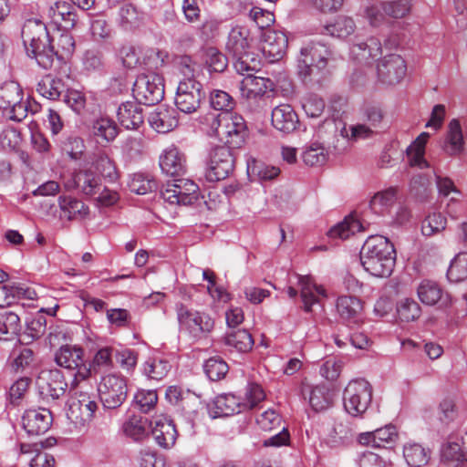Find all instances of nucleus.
<instances>
[{"instance_id": "nucleus-13", "label": "nucleus", "mask_w": 467, "mask_h": 467, "mask_svg": "<svg viewBox=\"0 0 467 467\" xmlns=\"http://www.w3.org/2000/svg\"><path fill=\"white\" fill-rule=\"evenodd\" d=\"M97 409L95 400L88 394L80 393L78 399L70 402L67 416L77 428L82 429L91 422Z\"/></svg>"}, {"instance_id": "nucleus-8", "label": "nucleus", "mask_w": 467, "mask_h": 467, "mask_svg": "<svg viewBox=\"0 0 467 467\" xmlns=\"http://www.w3.org/2000/svg\"><path fill=\"white\" fill-rule=\"evenodd\" d=\"M56 363L68 370H75L72 388L91 376V368L84 358V349L78 346L65 345L59 348L55 354Z\"/></svg>"}, {"instance_id": "nucleus-41", "label": "nucleus", "mask_w": 467, "mask_h": 467, "mask_svg": "<svg viewBox=\"0 0 467 467\" xmlns=\"http://www.w3.org/2000/svg\"><path fill=\"white\" fill-rule=\"evenodd\" d=\"M325 33L338 38H345L356 30L354 20L346 16H337L332 23L324 26Z\"/></svg>"}, {"instance_id": "nucleus-22", "label": "nucleus", "mask_w": 467, "mask_h": 467, "mask_svg": "<svg viewBox=\"0 0 467 467\" xmlns=\"http://www.w3.org/2000/svg\"><path fill=\"white\" fill-rule=\"evenodd\" d=\"M144 121L142 109L138 102L128 101L119 107V126L124 130H138Z\"/></svg>"}, {"instance_id": "nucleus-4", "label": "nucleus", "mask_w": 467, "mask_h": 467, "mask_svg": "<svg viewBox=\"0 0 467 467\" xmlns=\"http://www.w3.org/2000/svg\"><path fill=\"white\" fill-rule=\"evenodd\" d=\"M180 330L194 339L206 337L214 328V319L210 314L189 308L182 303L175 306Z\"/></svg>"}, {"instance_id": "nucleus-40", "label": "nucleus", "mask_w": 467, "mask_h": 467, "mask_svg": "<svg viewBox=\"0 0 467 467\" xmlns=\"http://www.w3.org/2000/svg\"><path fill=\"white\" fill-rule=\"evenodd\" d=\"M20 330L21 323L17 314L11 311L0 314V340H11Z\"/></svg>"}, {"instance_id": "nucleus-62", "label": "nucleus", "mask_w": 467, "mask_h": 467, "mask_svg": "<svg viewBox=\"0 0 467 467\" xmlns=\"http://www.w3.org/2000/svg\"><path fill=\"white\" fill-rule=\"evenodd\" d=\"M137 462L139 467H166L165 459L150 449L141 450Z\"/></svg>"}, {"instance_id": "nucleus-44", "label": "nucleus", "mask_w": 467, "mask_h": 467, "mask_svg": "<svg viewBox=\"0 0 467 467\" xmlns=\"http://www.w3.org/2000/svg\"><path fill=\"white\" fill-rule=\"evenodd\" d=\"M403 456L410 467H421L428 463L430 451L419 443H407L403 448Z\"/></svg>"}, {"instance_id": "nucleus-36", "label": "nucleus", "mask_w": 467, "mask_h": 467, "mask_svg": "<svg viewBox=\"0 0 467 467\" xmlns=\"http://www.w3.org/2000/svg\"><path fill=\"white\" fill-rule=\"evenodd\" d=\"M37 92L51 100L58 99L67 90V86L61 78L47 75L38 82Z\"/></svg>"}, {"instance_id": "nucleus-25", "label": "nucleus", "mask_w": 467, "mask_h": 467, "mask_svg": "<svg viewBox=\"0 0 467 467\" xmlns=\"http://www.w3.org/2000/svg\"><path fill=\"white\" fill-rule=\"evenodd\" d=\"M150 422L141 415H130L122 423V432L134 441H141L150 435Z\"/></svg>"}, {"instance_id": "nucleus-12", "label": "nucleus", "mask_w": 467, "mask_h": 467, "mask_svg": "<svg viewBox=\"0 0 467 467\" xmlns=\"http://www.w3.org/2000/svg\"><path fill=\"white\" fill-rule=\"evenodd\" d=\"M401 36L391 33L384 40L383 47L379 39L371 37L365 43L356 44L351 47V56L359 62H367L369 58H375L382 54V49H397L401 43Z\"/></svg>"}, {"instance_id": "nucleus-49", "label": "nucleus", "mask_w": 467, "mask_h": 467, "mask_svg": "<svg viewBox=\"0 0 467 467\" xmlns=\"http://www.w3.org/2000/svg\"><path fill=\"white\" fill-rule=\"evenodd\" d=\"M450 282L458 283L467 278V252L459 253L451 262L447 271Z\"/></svg>"}, {"instance_id": "nucleus-32", "label": "nucleus", "mask_w": 467, "mask_h": 467, "mask_svg": "<svg viewBox=\"0 0 467 467\" xmlns=\"http://www.w3.org/2000/svg\"><path fill=\"white\" fill-rule=\"evenodd\" d=\"M369 223L364 218H360L358 212L354 211L347 215L344 220L335 224L327 234H358L369 231Z\"/></svg>"}, {"instance_id": "nucleus-59", "label": "nucleus", "mask_w": 467, "mask_h": 467, "mask_svg": "<svg viewBox=\"0 0 467 467\" xmlns=\"http://www.w3.org/2000/svg\"><path fill=\"white\" fill-rule=\"evenodd\" d=\"M349 429L341 421L334 420L331 429L327 433V443L331 447H338L343 445L348 439Z\"/></svg>"}, {"instance_id": "nucleus-46", "label": "nucleus", "mask_w": 467, "mask_h": 467, "mask_svg": "<svg viewBox=\"0 0 467 467\" xmlns=\"http://www.w3.org/2000/svg\"><path fill=\"white\" fill-rule=\"evenodd\" d=\"M327 49L321 45H314L301 49V62L306 67H324L326 66Z\"/></svg>"}, {"instance_id": "nucleus-11", "label": "nucleus", "mask_w": 467, "mask_h": 467, "mask_svg": "<svg viewBox=\"0 0 467 467\" xmlns=\"http://www.w3.org/2000/svg\"><path fill=\"white\" fill-rule=\"evenodd\" d=\"M203 98L202 84L189 77L180 81L175 96V104L179 110L190 114L197 110Z\"/></svg>"}, {"instance_id": "nucleus-58", "label": "nucleus", "mask_w": 467, "mask_h": 467, "mask_svg": "<svg viewBox=\"0 0 467 467\" xmlns=\"http://www.w3.org/2000/svg\"><path fill=\"white\" fill-rule=\"evenodd\" d=\"M374 447L388 448L395 442L398 438L396 428L393 425H387L373 431Z\"/></svg>"}, {"instance_id": "nucleus-61", "label": "nucleus", "mask_w": 467, "mask_h": 467, "mask_svg": "<svg viewBox=\"0 0 467 467\" xmlns=\"http://www.w3.org/2000/svg\"><path fill=\"white\" fill-rule=\"evenodd\" d=\"M385 13L392 18H403L410 14L411 0H392L384 2Z\"/></svg>"}, {"instance_id": "nucleus-51", "label": "nucleus", "mask_w": 467, "mask_h": 467, "mask_svg": "<svg viewBox=\"0 0 467 467\" xmlns=\"http://www.w3.org/2000/svg\"><path fill=\"white\" fill-rule=\"evenodd\" d=\"M135 405L142 413H149L158 403V393L155 389H138L133 397Z\"/></svg>"}, {"instance_id": "nucleus-57", "label": "nucleus", "mask_w": 467, "mask_h": 467, "mask_svg": "<svg viewBox=\"0 0 467 467\" xmlns=\"http://www.w3.org/2000/svg\"><path fill=\"white\" fill-rule=\"evenodd\" d=\"M210 104L215 110L232 112L235 106V101L227 92L214 89L210 94Z\"/></svg>"}, {"instance_id": "nucleus-38", "label": "nucleus", "mask_w": 467, "mask_h": 467, "mask_svg": "<svg viewBox=\"0 0 467 467\" xmlns=\"http://www.w3.org/2000/svg\"><path fill=\"white\" fill-rule=\"evenodd\" d=\"M309 394V404L316 411H322L328 409L333 403V393L325 386L308 387L303 390Z\"/></svg>"}, {"instance_id": "nucleus-45", "label": "nucleus", "mask_w": 467, "mask_h": 467, "mask_svg": "<svg viewBox=\"0 0 467 467\" xmlns=\"http://www.w3.org/2000/svg\"><path fill=\"white\" fill-rule=\"evenodd\" d=\"M23 99V92L16 82H9L0 88V109L5 113Z\"/></svg>"}, {"instance_id": "nucleus-34", "label": "nucleus", "mask_w": 467, "mask_h": 467, "mask_svg": "<svg viewBox=\"0 0 467 467\" xmlns=\"http://www.w3.org/2000/svg\"><path fill=\"white\" fill-rule=\"evenodd\" d=\"M429 137V133L422 132L407 148L406 152L409 163L411 167H418L420 169L429 167L427 161L424 159L425 145L428 141Z\"/></svg>"}, {"instance_id": "nucleus-23", "label": "nucleus", "mask_w": 467, "mask_h": 467, "mask_svg": "<svg viewBox=\"0 0 467 467\" xmlns=\"http://www.w3.org/2000/svg\"><path fill=\"white\" fill-rule=\"evenodd\" d=\"M287 37L284 33L270 30L265 34L262 49L270 61L274 62L283 57L287 47Z\"/></svg>"}, {"instance_id": "nucleus-33", "label": "nucleus", "mask_w": 467, "mask_h": 467, "mask_svg": "<svg viewBox=\"0 0 467 467\" xmlns=\"http://www.w3.org/2000/svg\"><path fill=\"white\" fill-rule=\"evenodd\" d=\"M223 340L229 351L235 350L240 353L250 351L254 343L252 335L245 329L232 331Z\"/></svg>"}, {"instance_id": "nucleus-43", "label": "nucleus", "mask_w": 467, "mask_h": 467, "mask_svg": "<svg viewBox=\"0 0 467 467\" xmlns=\"http://www.w3.org/2000/svg\"><path fill=\"white\" fill-rule=\"evenodd\" d=\"M58 36L51 39L52 45L54 46V58L57 57L59 60L68 58L75 50V39L68 30L63 32L58 31Z\"/></svg>"}, {"instance_id": "nucleus-54", "label": "nucleus", "mask_w": 467, "mask_h": 467, "mask_svg": "<svg viewBox=\"0 0 467 467\" xmlns=\"http://www.w3.org/2000/svg\"><path fill=\"white\" fill-rule=\"evenodd\" d=\"M397 312L401 321L410 322L420 317L421 308L415 300L405 298L399 303Z\"/></svg>"}, {"instance_id": "nucleus-47", "label": "nucleus", "mask_w": 467, "mask_h": 467, "mask_svg": "<svg viewBox=\"0 0 467 467\" xmlns=\"http://www.w3.org/2000/svg\"><path fill=\"white\" fill-rule=\"evenodd\" d=\"M99 177L92 171H79L74 175V184L86 195H93L99 189Z\"/></svg>"}, {"instance_id": "nucleus-42", "label": "nucleus", "mask_w": 467, "mask_h": 467, "mask_svg": "<svg viewBox=\"0 0 467 467\" xmlns=\"http://www.w3.org/2000/svg\"><path fill=\"white\" fill-rule=\"evenodd\" d=\"M93 132L99 143H109L117 137V125L113 119L101 117L94 122Z\"/></svg>"}, {"instance_id": "nucleus-16", "label": "nucleus", "mask_w": 467, "mask_h": 467, "mask_svg": "<svg viewBox=\"0 0 467 467\" xmlns=\"http://www.w3.org/2000/svg\"><path fill=\"white\" fill-rule=\"evenodd\" d=\"M416 290L418 298L423 305H439L440 307H448L451 305V296L435 281L424 279L418 285Z\"/></svg>"}, {"instance_id": "nucleus-48", "label": "nucleus", "mask_w": 467, "mask_h": 467, "mask_svg": "<svg viewBox=\"0 0 467 467\" xmlns=\"http://www.w3.org/2000/svg\"><path fill=\"white\" fill-rule=\"evenodd\" d=\"M457 441H449L441 449V460L446 462H456L462 465L463 462H467V453L464 452L462 442Z\"/></svg>"}, {"instance_id": "nucleus-9", "label": "nucleus", "mask_w": 467, "mask_h": 467, "mask_svg": "<svg viewBox=\"0 0 467 467\" xmlns=\"http://www.w3.org/2000/svg\"><path fill=\"white\" fill-rule=\"evenodd\" d=\"M198 185L190 179L181 178L166 183L161 198L171 205H191L198 200Z\"/></svg>"}, {"instance_id": "nucleus-3", "label": "nucleus", "mask_w": 467, "mask_h": 467, "mask_svg": "<svg viewBox=\"0 0 467 467\" xmlns=\"http://www.w3.org/2000/svg\"><path fill=\"white\" fill-rule=\"evenodd\" d=\"M206 120L210 123L213 134L229 148H240L246 137V125L242 116L233 112L209 114Z\"/></svg>"}, {"instance_id": "nucleus-19", "label": "nucleus", "mask_w": 467, "mask_h": 467, "mask_svg": "<svg viewBox=\"0 0 467 467\" xmlns=\"http://www.w3.org/2000/svg\"><path fill=\"white\" fill-rule=\"evenodd\" d=\"M337 312L348 325H358L363 321L362 301L353 296H341L337 298Z\"/></svg>"}, {"instance_id": "nucleus-50", "label": "nucleus", "mask_w": 467, "mask_h": 467, "mask_svg": "<svg viewBox=\"0 0 467 467\" xmlns=\"http://www.w3.org/2000/svg\"><path fill=\"white\" fill-rule=\"evenodd\" d=\"M113 347H103L99 348L93 357L88 367L91 368V372L107 371L113 368Z\"/></svg>"}, {"instance_id": "nucleus-55", "label": "nucleus", "mask_w": 467, "mask_h": 467, "mask_svg": "<svg viewBox=\"0 0 467 467\" xmlns=\"http://www.w3.org/2000/svg\"><path fill=\"white\" fill-rule=\"evenodd\" d=\"M247 171L259 180H273L280 173L278 167L269 166L255 160L247 162Z\"/></svg>"}, {"instance_id": "nucleus-21", "label": "nucleus", "mask_w": 467, "mask_h": 467, "mask_svg": "<svg viewBox=\"0 0 467 467\" xmlns=\"http://www.w3.org/2000/svg\"><path fill=\"white\" fill-rule=\"evenodd\" d=\"M160 167L169 176H180L186 171L185 156L177 147L171 146L160 157Z\"/></svg>"}, {"instance_id": "nucleus-56", "label": "nucleus", "mask_w": 467, "mask_h": 467, "mask_svg": "<svg viewBox=\"0 0 467 467\" xmlns=\"http://www.w3.org/2000/svg\"><path fill=\"white\" fill-rule=\"evenodd\" d=\"M143 152L142 136L137 133L135 136L129 137L123 143L122 154L129 161L138 160Z\"/></svg>"}, {"instance_id": "nucleus-64", "label": "nucleus", "mask_w": 467, "mask_h": 467, "mask_svg": "<svg viewBox=\"0 0 467 467\" xmlns=\"http://www.w3.org/2000/svg\"><path fill=\"white\" fill-rule=\"evenodd\" d=\"M206 64L213 72H223L227 67L226 57L214 47L206 50Z\"/></svg>"}, {"instance_id": "nucleus-26", "label": "nucleus", "mask_w": 467, "mask_h": 467, "mask_svg": "<svg viewBox=\"0 0 467 467\" xmlns=\"http://www.w3.org/2000/svg\"><path fill=\"white\" fill-rule=\"evenodd\" d=\"M60 217L68 221L82 220L88 214V207L72 196L61 195L58 198Z\"/></svg>"}, {"instance_id": "nucleus-53", "label": "nucleus", "mask_w": 467, "mask_h": 467, "mask_svg": "<svg viewBox=\"0 0 467 467\" xmlns=\"http://www.w3.org/2000/svg\"><path fill=\"white\" fill-rule=\"evenodd\" d=\"M203 369L211 380L217 381L226 376L229 367L222 358L216 356L212 357L205 361Z\"/></svg>"}, {"instance_id": "nucleus-24", "label": "nucleus", "mask_w": 467, "mask_h": 467, "mask_svg": "<svg viewBox=\"0 0 467 467\" xmlns=\"http://www.w3.org/2000/svg\"><path fill=\"white\" fill-rule=\"evenodd\" d=\"M271 121L277 130L289 133L296 130L298 118L290 105L281 104L273 109Z\"/></svg>"}, {"instance_id": "nucleus-6", "label": "nucleus", "mask_w": 467, "mask_h": 467, "mask_svg": "<svg viewBox=\"0 0 467 467\" xmlns=\"http://www.w3.org/2000/svg\"><path fill=\"white\" fill-rule=\"evenodd\" d=\"M372 400V387L364 379H352L343 392L345 410L353 417L362 416Z\"/></svg>"}, {"instance_id": "nucleus-15", "label": "nucleus", "mask_w": 467, "mask_h": 467, "mask_svg": "<svg viewBox=\"0 0 467 467\" xmlns=\"http://www.w3.org/2000/svg\"><path fill=\"white\" fill-rule=\"evenodd\" d=\"M150 423V433L160 447L169 449L175 444L177 431L171 419L164 415H156Z\"/></svg>"}, {"instance_id": "nucleus-37", "label": "nucleus", "mask_w": 467, "mask_h": 467, "mask_svg": "<svg viewBox=\"0 0 467 467\" xmlns=\"http://www.w3.org/2000/svg\"><path fill=\"white\" fill-rule=\"evenodd\" d=\"M127 186L136 194L144 195L157 190L158 184L153 176L144 172H135L129 176Z\"/></svg>"}, {"instance_id": "nucleus-17", "label": "nucleus", "mask_w": 467, "mask_h": 467, "mask_svg": "<svg viewBox=\"0 0 467 467\" xmlns=\"http://www.w3.org/2000/svg\"><path fill=\"white\" fill-rule=\"evenodd\" d=\"M53 421L51 411L47 409L26 410L22 418L23 428L29 435L46 433Z\"/></svg>"}, {"instance_id": "nucleus-31", "label": "nucleus", "mask_w": 467, "mask_h": 467, "mask_svg": "<svg viewBox=\"0 0 467 467\" xmlns=\"http://www.w3.org/2000/svg\"><path fill=\"white\" fill-rule=\"evenodd\" d=\"M214 413L217 417H227L245 410L241 399L234 394H222L213 401Z\"/></svg>"}, {"instance_id": "nucleus-28", "label": "nucleus", "mask_w": 467, "mask_h": 467, "mask_svg": "<svg viewBox=\"0 0 467 467\" xmlns=\"http://www.w3.org/2000/svg\"><path fill=\"white\" fill-rule=\"evenodd\" d=\"M148 120L159 133H167L178 125L176 111L169 108H158L150 114Z\"/></svg>"}, {"instance_id": "nucleus-14", "label": "nucleus", "mask_w": 467, "mask_h": 467, "mask_svg": "<svg viewBox=\"0 0 467 467\" xmlns=\"http://www.w3.org/2000/svg\"><path fill=\"white\" fill-rule=\"evenodd\" d=\"M377 69L381 82L395 85L405 77L407 66L405 60L400 55L389 54L379 62Z\"/></svg>"}, {"instance_id": "nucleus-5", "label": "nucleus", "mask_w": 467, "mask_h": 467, "mask_svg": "<svg viewBox=\"0 0 467 467\" xmlns=\"http://www.w3.org/2000/svg\"><path fill=\"white\" fill-rule=\"evenodd\" d=\"M252 44L253 37L245 26H236L229 32L226 50L235 59L234 67L241 74L248 72L252 67L249 64L250 60L254 61Z\"/></svg>"}, {"instance_id": "nucleus-10", "label": "nucleus", "mask_w": 467, "mask_h": 467, "mask_svg": "<svg viewBox=\"0 0 467 467\" xmlns=\"http://www.w3.org/2000/svg\"><path fill=\"white\" fill-rule=\"evenodd\" d=\"M234 168V156L229 147L213 148L207 161L205 177L210 182H218L227 178Z\"/></svg>"}, {"instance_id": "nucleus-7", "label": "nucleus", "mask_w": 467, "mask_h": 467, "mask_svg": "<svg viewBox=\"0 0 467 467\" xmlns=\"http://www.w3.org/2000/svg\"><path fill=\"white\" fill-rule=\"evenodd\" d=\"M132 92L139 103L158 104L164 98V79L155 72H142L137 77Z\"/></svg>"}, {"instance_id": "nucleus-52", "label": "nucleus", "mask_w": 467, "mask_h": 467, "mask_svg": "<svg viewBox=\"0 0 467 467\" xmlns=\"http://www.w3.org/2000/svg\"><path fill=\"white\" fill-rule=\"evenodd\" d=\"M397 190L393 187L376 193L369 202L370 210L377 214L383 213L396 199Z\"/></svg>"}, {"instance_id": "nucleus-1", "label": "nucleus", "mask_w": 467, "mask_h": 467, "mask_svg": "<svg viewBox=\"0 0 467 467\" xmlns=\"http://www.w3.org/2000/svg\"><path fill=\"white\" fill-rule=\"evenodd\" d=\"M364 269L373 276L388 277L395 264V249L386 235H368L360 251Z\"/></svg>"}, {"instance_id": "nucleus-63", "label": "nucleus", "mask_w": 467, "mask_h": 467, "mask_svg": "<svg viewBox=\"0 0 467 467\" xmlns=\"http://www.w3.org/2000/svg\"><path fill=\"white\" fill-rule=\"evenodd\" d=\"M12 356L14 358L12 368L16 371L23 370L28 367L34 359V352L26 347L14 349Z\"/></svg>"}, {"instance_id": "nucleus-27", "label": "nucleus", "mask_w": 467, "mask_h": 467, "mask_svg": "<svg viewBox=\"0 0 467 467\" xmlns=\"http://www.w3.org/2000/svg\"><path fill=\"white\" fill-rule=\"evenodd\" d=\"M300 295L306 312H311L313 305L318 302V296H326V290L317 285L309 275H297Z\"/></svg>"}, {"instance_id": "nucleus-35", "label": "nucleus", "mask_w": 467, "mask_h": 467, "mask_svg": "<svg viewBox=\"0 0 467 467\" xmlns=\"http://www.w3.org/2000/svg\"><path fill=\"white\" fill-rule=\"evenodd\" d=\"M117 377L109 374L101 379L99 385V394L103 407L107 410L117 408Z\"/></svg>"}, {"instance_id": "nucleus-39", "label": "nucleus", "mask_w": 467, "mask_h": 467, "mask_svg": "<svg viewBox=\"0 0 467 467\" xmlns=\"http://www.w3.org/2000/svg\"><path fill=\"white\" fill-rule=\"evenodd\" d=\"M171 368L170 361L161 357L149 358L143 364V374L150 379L161 380Z\"/></svg>"}, {"instance_id": "nucleus-29", "label": "nucleus", "mask_w": 467, "mask_h": 467, "mask_svg": "<svg viewBox=\"0 0 467 467\" xmlns=\"http://www.w3.org/2000/svg\"><path fill=\"white\" fill-rule=\"evenodd\" d=\"M271 86L268 78L247 75L241 80L239 89L244 98L251 99L263 96Z\"/></svg>"}, {"instance_id": "nucleus-30", "label": "nucleus", "mask_w": 467, "mask_h": 467, "mask_svg": "<svg viewBox=\"0 0 467 467\" xmlns=\"http://www.w3.org/2000/svg\"><path fill=\"white\" fill-rule=\"evenodd\" d=\"M444 150L450 156H460L465 150V141L462 127L456 119H451L448 124Z\"/></svg>"}, {"instance_id": "nucleus-60", "label": "nucleus", "mask_w": 467, "mask_h": 467, "mask_svg": "<svg viewBox=\"0 0 467 467\" xmlns=\"http://www.w3.org/2000/svg\"><path fill=\"white\" fill-rule=\"evenodd\" d=\"M302 158L308 166L322 165L327 161V151L322 145L315 143L303 152Z\"/></svg>"}, {"instance_id": "nucleus-18", "label": "nucleus", "mask_w": 467, "mask_h": 467, "mask_svg": "<svg viewBox=\"0 0 467 467\" xmlns=\"http://www.w3.org/2000/svg\"><path fill=\"white\" fill-rule=\"evenodd\" d=\"M39 389L42 395L55 400L64 396L67 382L59 369H50L39 377Z\"/></svg>"}, {"instance_id": "nucleus-20", "label": "nucleus", "mask_w": 467, "mask_h": 467, "mask_svg": "<svg viewBox=\"0 0 467 467\" xmlns=\"http://www.w3.org/2000/svg\"><path fill=\"white\" fill-rule=\"evenodd\" d=\"M48 16L53 24L62 30L72 29L78 20L75 7L67 2H56L54 5L49 7Z\"/></svg>"}, {"instance_id": "nucleus-2", "label": "nucleus", "mask_w": 467, "mask_h": 467, "mask_svg": "<svg viewBox=\"0 0 467 467\" xmlns=\"http://www.w3.org/2000/svg\"><path fill=\"white\" fill-rule=\"evenodd\" d=\"M22 38L27 55L49 69L54 64V46L47 26L38 19H28L22 27Z\"/></svg>"}]
</instances>
